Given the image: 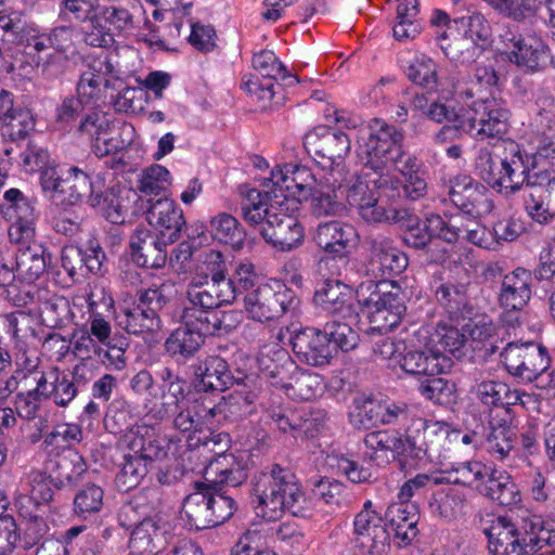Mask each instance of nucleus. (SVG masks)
<instances>
[{
	"instance_id": "338daca9",
	"label": "nucleus",
	"mask_w": 555,
	"mask_h": 555,
	"mask_svg": "<svg viewBox=\"0 0 555 555\" xmlns=\"http://www.w3.org/2000/svg\"><path fill=\"white\" fill-rule=\"evenodd\" d=\"M314 493L325 504L333 507H346L350 503V492L340 481L331 478L321 479L314 487Z\"/></svg>"
},
{
	"instance_id": "e433bc0d",
	"label": "nucleus",
	"mask_w": 555,
	"mask_h": 555,
	"mask_svg": "<svg viewBox=\"0 0 555 555\" xmlns=\"http://www.w3.org/2000/svg\"><path fill=\"white\" fill-rule=\"evenodd\" d=\"M400 66L406 78L414 85L431 93L439 88L438 65L424 53H409L400 59Z\"/></svg>"
},
{
	"instance_id": "473e14b6",
	"label": "nucleus",
	"mask_w": 555,
	"mask_h": 555,
	"mask_svg": "<svg viewBox=\"0 0 555 555\" xmlns=\"http://www.w3.org/2000/svg\"><path fill=\"white\" fill-rule=\"evenodd\" d=\"M532 274L518 267L503 275L498 300L501 308L522 310L531 298Z\"/></svg>"
},
{
	"instance_id": "a18cd8bd",
	"label": "nucleus",
	"mask_w": 555,
	"mask_h": 555,
	"mask_svg": "<svg viewBox=\"0 0 555 555\" xmlns=\"http://www.w3.org/2000/svg\"><path fill=\"white\" fill-rule=\"evenodd\" d=\"M53 380L49 382L44 373L40 375V382H43V398L51 400L59 408H68L78 396V391L66 372L61 373L59 367H53L51 373Z\"/></svg>"
},
{
	"instance_id": "39448f33",
	"label": "nucleus",
	"mask_w": 555,
	"mask_h": 555,
	"mask_svg": "<svg viewBox=\"0 0 555 555\" xmlns=\"http://www.w3.org/2000/svg\"><path fill=\"white\" fill-rule=\"evenodd\" d=\"M248 478L247 464L233 454H219L205 469L208 486L211 525L218 527L229 520L236 511L235 500L223 486L237 487Z\"/></svg>"
},
{
	"instance_id": "4d7b16f0",
	"label": "nucleus",
	"mask_w": 555,
	"mask_h": 555,
	"mask_svg": "<svg viewBox=\"0 0 555 555\" xmlns=\"http://www.w3.org/2000/svg\"><path fill=\"white\" fill-rule=\"evenodd\" d=\"M503 309L504 312L501 314L503 327L499 328L498 332L500 333L502 343L507 340L505 347H543L544 341L541 337L538 340H533L525 339L522 336H519L518 332H521L519 326L521 310Z\"/></svg>"
},
{
	"instance_id": "1a4fd4ad",
	"label": "nucleus",
	"mask_w": 555,
	"mask_h": 555,
	"mask_svg": "<svg viewBox=\"0 0 555 555\" xmlns=\"http://www.w3.org/2000/svg\"><path fill=\"white\" fill-rule=\"evenodd\" d=\"M499 43L506 60L525 73L543 72L548 65L555 68V56L551 54L546 42L538 36L524 35L508 27L500 34Z\"/></svg>"
},
{
	"instance_id": "5701e85b",
	"label": "nucleus",
	"mask_w": 555,
	"mask_h": 555,
	"mask_svg": "<svg viewBox=\"0 0 555 555\" xmlns=\"http://www.w3.org/2000/svg\"><path fill=\"white\" fill-rule=\"evenodd\" d=\"M452 21L457 29L464 30L462 46L465 51H461L459 59L462 63L475 62L490 44L491 28L488 21L481 13L469 10L466 15L454 16Z\"/></svg>"
},
{
	"instance_id": "cd10ccee",
	"label": "nucleus",
	"mask_w": 555,
	"mask_h": 555,
	"mask_svg": "<svg viewBox=\"0 0 555 555\" xmlns=\"http://www.w3.org/2000/svg\"><path fill=\"white\" fill-rule=\"evenodd\" d=\"M514 412L512 409L499 408L490 414L489 433L486 437L487 450L499 461L505 460L514 449L517 434L512 426Z\"/></svg>"
},
{
	"instance_id": "5fc2aeb1",
	"label": "nucleus",
	"mask_w": 555,
	"mask_h": 555,
	"mask_svg": "<svg viewBox=\"0 0 555 555\" xmlns=\"http://www.w3.org/2000/svg\"><path fill=\"white\" fill-rule=\"evenodd\" d=\"M389 163L402 176L401 180L411 184L413 191L423 190L427 193L428 185L422 173L423 164L414 154L401 147Z\"/></svg>"
},
{
	"instance_id": "49530a36",
	"label": "nucleus",
	"mask_w": 555,
	"mask_h": 555,
	"mask_svg": "<svg viewBox=\"0 0 555 555\" xmlns=\"http://www.w3.org/2000/svg\"><path fill=\"white\" fill-rule=\"evenodd\" d=\"M44 250L39 245L27 246L14 253L17 279L31 284L46 271Z\"/></svg>"
},
{
	"instance_id": "ea45409f",
	"label": "nucleus",
	"mask_w": 555,
	"mask_h": 555,
	"mask_svg": "<svg viewBox=\"0 0 555 555\" xmlns=\"http://www.w3.org/2000/svg\"><path fill=\"white\" fill-rule=\"evenodd\" d=\"M486 480L478 486L479 492L501 506H513L521 501L516 483L506 472L488 468Z\"/></svg>"
},
{
	"instance_id": "72a5a7b5",
	"label": "nucleus",
	"mask_w": 555,
	"mask_h": 555,
	"mask_svg": "<svg viewBox=\"0 0 555 555\" xmlns=\"http://www.w3.org/2000/svg\"><path fill=\"white\" fill-rule=\"evenodd\" d=\"M385 519L393 531L398 546H406L417 537L420 520L418 507L412 502L391 503L385 513Z\"/></svg>"
},
{
	"instance_id": "423d86ee",
	"label": "nucleus",
	"mask_w": 555,
	"mask_h": 555,
	"mask_svg": "<svg viewBox=\"0 0 555 555\" xmlns=\"http://www.w3.org/2000/svg\"><path fill=\"white\" fill-rule=\"evenodd\" d=\"M354 296L362 313L369 318L371 330L380 334L397 327L406 311L404 297L395 281H364Z\"/></svg>"
},
{
	"instance_id": "37998d69",
	"label": "nucleus",
	"mask_w": 555,
	"mask_h": 555,
	"mask_svg": "<svg viewBox=\"0 0 555 555\" xmlns=\"http://www.w3.org/2000/svg\"><path fill=\"white\" fill-rule=\"evenodd\" d=\"M375 193L387 205L397 206L401 201H417L423 198L427 193L423 190L413 191L411 184L398 177L380 176L377 180H372Z\"/></svg>"
},
{
	"instance_id": "6e6d98bb",
	"label": "nucleus",
	"mask_w": 555,
	"mask_h": 555,
	"mask_svg": "<svg viewBox=\"0 0 555 555\" xmlns=\"http://www.w3.org/2000/svg\"><path fill=\"white\" fill-rule=\"evenodd\" d=\"M103 505V488L94 482H88L76 492L73 501V512L76 516L88 519L99 514Z\"/></svg>"
},
{
	"instance_id": "603ef678",
	"label": "nucleus",
	"mask_w": 555,
	"mask_h": 555,
	"mask_svg": "<svg viewBox=\"0 0 555 555\" xmlns=\"http://www.w3.org/2000/svg\"><path fill=\"white\" fill-rule=\"evenodd\" d=\"M429 508L434 515L452 520L466 514L467 499L464 493L448 489L435 493L429 501Z\"/></svg>"
},
{
	"instance_id": "412c9836",
	"label": "nucleus",
	"mask_w": 555,
	"mask_h": 555,
	"mask_svg": "<svg viewBox=\"0 0 555 555\" xmlns=\"http://www.w3.org/2000/svg\"><path fill=\"white\" fill-rule=\"evenodd\" d=\"M259 232L267 244L282 253L297 249L305 241V229L298 219L280 211L269 214Z\"/></svg>"
},
{
	"instance_id": "c9c22d12",
	"label": "nucleus",
	"mask_w": 555,
	"mask_h": 555,
	"mask_svg": "<svg viewBox=\"0 0 555 555\" xmlns=\"http://www.w3.org/2000/svg\"><path fill=\"white\" fill-rule=\"evenodd\" d=\"M436 298L451 321L472 320L475 307L467 294V284L446 282L436 289Z\"/></svg>"
},
{
	"instance_id": "20e7f679",
	"label": "nucleus",
	"mask_w": 555,
	"mask_h": 555,
	"mask_svg": "<svg viewBox=\"0 0 555 555\" xmlns=\"http://www.w3.org/2000/svg\"><path fill=\"white\" fill-rule=\"evenodd\" d=\"M537 164L535 154L528 153L516 141L507 140L496 156L487 147L478 151L475 173L492 189L515 194L524 189L527 175L537 169Z\"/></svg>"
},
{
	"instance_id": "a19ab883",
	"label": "nucleus",
	"mask_w": 555,
	"mask_h": 555,
	"mask_svg": "<svg viewBox=\"0 0 555 555\" xmlns=\"http://www.w3.org/2000/svg\"><path fill=\"white\" fill-rule=\"evenodd\" d=\"M70 168L60 173L56 169L46 170L40 178L44 195L56 206H74L78 203Z\"/></svg>"
},
{
	"instance_id": "680f3d73",
	"label": "nucleus",
	"mask_w": 555,
	"mask_h": 555,
	"mask_svg": "<svg viewBox=\"0 0 555 555\" xmlns=\"http://www.w3.org/2000/svg\"><path fill=\"white\" fill-rule=\"evenodd\" d=\"M169 179L170 172L166 167L152 165L142 172L137 188L144 195H154V199L167 197L165 191Z\"/></svg>"
},
{
	"instance_id": "2f4dec72",
	"label": "nucleus",
	"mask_w": 555,
	"mask_h": 555,
	"mask_svg": "<svg viewBox=\"0 0 555 555\" xmlns=\"http://www.w3.org/2000/svg\"><path fill=\"white\" fill-rule=\"evenodd\" d=\"M169 525L162 517L142 520L131 531L129 547L133 553L157 555L167 544Z\"/></svg>"
},
{
	"instance_id": "bf43d9fd",
	"label": "nucleus",
	"mask_w": 555,
	"mask_h": 555,
	"mask_svg": "<svg viewBox=\"0 0 555 555\" xmlns=\"http://www.w3.org/2000/svg\"><path fill=\"white\" fill-rule=\"evenodd\" d=\"M102 23L106 25L108 31L130 30L133 28V15L121 5H104L99 8L92 16L93 25L96 24L102 27Z\"/></svg>"
},
{
	"instance_id": "de8ad7c7",
	"label": "nucleus",
	"mask_w": 555,
	"mask_h": 555,
	"mask_svg": "<svg viewBox=\"0 0 555 555\" xmlns=\"http://www.w3.org/2000/svg\"><path fill=\"white\" fill-rule=\"evenodd\" d=\"M82 429L77 424H60L43 436L42 448L51 456L75 450L74 446L82 440Z\"/></svg>"
},
{
	"instance_id": "3c124183",
	"label": "nucleus",
	"mask_w": 555,
	"mask_h": 555,
	"mask_svg": "<svg viewBox=\"0 0 555 555\" xmlns=\"http://www.w3.org/2000/svg\"><path fill=\"white\" fill-rule=\"evenodd\" d=\"M131 449L135 450L149 463L163 461L170 455H175L177 444L166 436L142 435L133 439Z\"/></svg>"
},
{
	"instance_id": "dca6fc26",
	"label": "nucleus",
	"mask_w": 555,
	"mask_h": 555,
	"mask_svg": "<svg viewBox=\"0 0 555 555\" xmlns=\"http://www.w3.org/2000/svg\"><path fill=\"white\" fill-rule=\"evenodd\" d=\"M402 436L405 459L421 461L440 451L442 442L450 436V427L447 423L428 421L418 413Z\"/></svg>"
},
{
	"instance_id": "c85d7f7f",
	"label": "nucleus",
	"mask_w": 555,
	"mask_h": 555,
	"mask_svg": "<svg viewBox=\"0 0 555 555\" xmlns=\"http://www.w3.org/2000/svg\"><path fill=\"white\" fill-rule=\"evenodd\" d=\"M263 190L250 189L247 185L240 188L243 199L241 202L242 217L251 227L262 228L269 214L278 211L276 205H281V196L269 185L262 183Z\"/></svg>"
},
{
	"instance_id": "393cba45",
	"label": "nucleus",
	"mask_w": 555,
	"mask_h": 555,
	"mask_svg": "<svg viewBox=\"0 0 555 555\" xmlns=\"http://www.w3.org/2000/svg\"><path fill=\"white\" fill-rule=\"evenodd\" d=\"M147 203L146 220L157 231L158 235L164 237V241L176 243L182 231L188 230L182 209L167 197L149 198Z\"/></svg>"
},
{
	"instance_id": "864d4df0",
	"label": "nucleus",
	"mask_w": 555,
	"mask_h": 555,
	"mask_svg": "<svg viewBox=\"0 0 555 555\" xmlns=\"http://www.w3.org/2000/svg\"><path fill=\"white\" fill-rule=\"evenodd\" d=\"M210 230L216 240L238 250L244 246L246 233L236 218L230 214H219L210 221Z\"/></svg>"
},
{
	"instance_id": "aec40b11",
	"label": "nucleus",
	"mask_w": 555,
	"mask_h": 555,
	"mask_svg": "<svg viewBox=\"0 0 555 555\" xmlns=\"http://www.w3.org/2000/svg\"><path fill=\"white\" fill-rule=\"evenodd\" d=\"M369 259L367 271L382 281L400 275L409 266L408 256L395 246L393 241L383 234L365 238Z\"/></svg>"
},
{
	"instance_id": "f8f14e48",
	"label": "nucleus",
	"mask_w": 555,
	"mask_h": 555,
	"mask_svg": "<svg viewBox=\"0 0 555 555\" xmlns=\"http://www.w3.org/2000/svg\"><path fill=\"white\" fill-rule=\"evenodd\" d=\"M447 188V198L460 214L469 220L482 218L494 208L493 194L481 182L467 175L452 177Z\"/></svg>"
},
{
	"instance_id": "69168bd1",
	"label": "nucleus",
	"mask_w": 555,
	"mask_h": 555,
	"mask_svg": "<svg viewBox=\"0 0 555 555\" xmlns=\"http://www.w3.org/2000/svg\"><path fill=\"white\" fill-rule=\"evenodd\" d=\"M202 395L195 398L186 408L179 411L173 420L175 427L182 433L203 431L206 428Z\"/></svg>"
},
{
	"instance_id": "0e129e2a",
	"label": "nucleus",
	"mask_w": 555,
	"mask_h": 555,
	"mask_svg": "<svg viewBox=\"0 0 555 555\" xmlns=\"http://www.w3.org/2000/svg\"><path fill=\"white\" fill-rule=\"evenodd\" d=\"M285 393L294 400L308 401L317 397L321 383L315 374L299 372L291 377V380L283 385Z\"/></svg>"
},
{
	"instance_id": "09e8293b",
	"label": "nucleus",
	"mask_w": 555,
	"mask_h": 555,
	"mask_svg": "<svg viewBox=\"0 0 555 555\" xmlns=\"http://www.w3.org/2000/svg\"><path fill=\"white\" fill-rule=\"evenodd\" d=\"M354 411L350 413V423L358 429L383 426L384 400L359 395L353 398Z\"/></svg>"
},
{
	"instance_id": "2eb2a0df",
	"label": "nucleus",
	"mask_w": 555,
	"mask_h": 555,
	"mask_svg": "<svg viewBox=\"0 0 555 555\" xmlns=\"http://www.w3.org/2000/svg\"><path fill=\"white\" fill-rule=\"evenodd\" d=\"M0 214L11 222L9 237L12 243L27 244L35 235L36 201L15 188L7 190L0 203Z\"/></svg>"
},
{
	"instance_id": "4468645a",
	"label": "nucleus",
	"mask_w": 555,
	"mask_h": 555,
	"mask_svg": "<svg viewBox=\"0 0 555 555\" xmlns=\"http://www.w3.org/2000/svg\"><path fill=\"white\" fill-rule=\"evenodd\" d=\"M399 223L405 228L402 236L404 245L416 250L427 249L434 238L455 243L462 232L461 228L449 224L437 214H429L422 221L410 208H406V216Z\"/></svg>"
},
{
	"instance_id": "7c9ffc66",
	"label": "nucleus",
	"mask_w": 555,
	"mask_h": 555,
	"mask_svg": "<svg viewBox=\"0 0 555 555\" xmlns=\"http://www.w3.org/2000/svg\"><path fill=\"white\" fill-rule=\"evenodd\" d=\"M73 176L74 192L78 202L87 197L92 207L101 208L104 217L112 223H121L124 221L118 198L111 192L94 193L90 177L77 167H70Z\"/></svg>"
},
{
	"instance_id": "7ed1b4c3",
	"label": "nucleus",
	"mask_w": 555,
	"mask_h": 555,
	"mask_svg": "<svg viewBox=\"0 0 555 555\" xmlns=\"http://www.w3.org/2000/svg\"><path fill=\"white\" fill-rule=\"evenodd\" d=\"M491 555H531L535 547L555 545V521L532 515L500 516L483 529Z\"/></svg>"
},
{
	"instance_id": "f704fd0d",
	"label": "nucleus",
	"mask_w": 555,
	"mask_h": 555,
	"mask_svg": "<svg viewBox=\"0 0 555 555\" xmlns=\"http://www.w3.org/2000/svg\"><path fill=\"white\" fill-rule=\"evenodd\" d=\"M363 443L370 452L366 455L377 465L398 459H405L403 436L399 431L375 430L365 435Z\"/></svg>"
},
{
	"instance_id": "9b49d317",
	"label": "nucleus",
	"mask_w": 555,
	"mask_h": 555,
	"mask_svg": "<svg viewBox=\"0 0 555 555\" xmlns=\"http://www.w3.org/2000/svg\"><path fill=\"white\" fill-rule=\"evenodd\" d=\"M295 292L280 282L258 285L244 295L243 304L248 315L259 322L281 318L299 306Z\"/></svg>"
},
{
	"instance_id": "ddd939ff",
	"label": "nucleus",
	"mask_w": 555,
	"mask_h": 555,
	"mask_svg": "<svg viewBox=\"0 0 555 555\" xmlns=\"http://www.w3.org/2000/svg\"><path fill=\"white\" fill-rule=\"evenodd\" d=\"M197 349H173L171 357L179 364H186L195 376L193 385L196 393H214L224 391L231 384L227 362L219 357H206L205 359H194Z\"/></svg>"
},
{
	"instance_id": "79ce46f5",
	"label": "nucleus",
	"mask_w": 555,
	"mask_h": 555,
	"mask_svg": "<svg viewBox=\"0 0 555 555\" xmlns=\"http://www.w3.org/2000/svg\"><path fill=\"white\" fill-rule=\"evenodd\" d=\"M208 500L207 481L195 482L194 491L185 496L182 504V513L190 528L195 530L212 528Z\"/></svg>"
},
{
	"instance_id": "774afa93",
	"label": "nucleus",
	"mask_w": 555,
	"mask_h": 555,
	"mask_svg": "<svg viewBox=\"0 0 555 555\" xmlns=\"http://www.w3.org/2000/svg\"><path fill=\"white\" fill-rule=\"evenodd\" d=\"M420 413L416 405L404 401L384 400L383 426H402L404 429Z\"/></svg>"
},
{
	"instance_id": "a211bd4d",
	"label": "nucleus",
	"mask_w": 555,
	"mask_h": 555,
	"mask_svg": "<svg viewBox=\"0 0 555 555\" xmlns=\"http://www.w3.org/2000/svg\"><path fill=\"white\" fill-rule=\"evenodd\" d=\"M353 543L370 555H384L389 550L390 534L387 524L366 500L353 519Z\"/></svg>"
},
{
	"instance_id": "4be33fe9",
	"label": "nucleus",
	"mask_w": 555,
	"mask_h": 555,
	"mask_svg": "<svg viewBox=\"0 0 555 555\" xmlns=\"http://www.w3.org/2000/svg\"><path fill=\"white\" fill-rule=\"evenodd\" d=\"M304 144L309 153L330 160L331 167L337 164L344 165L341 160L351 150V140L348 134L330 126L315 127L305 135Z\"/></svg>"
},
{
	"instance_id": "8fccbe9b",
	"label": "nucleus",
	"mask_w": 555,
	"mask_h": 555,
	"mask_svg": "<svg viewBox=\"0 0 555 555\" xmlns=\"http://www.w3.org/2000/svg\"><path fill=\"white\" fill-rule=\"evenodd\" d=\"M29 507L24 505L18 507V516L22 518L21 540L25 547H46L43 541L49 533V525L42 515Z\"/></svg>"
},
{
	"instance_id": "a878e982",
	"label": "nucleus",
	"mask_w": 555,
	"mask_h": 555,
	"mask_svg": "<svg viewBox=\"0 0 555 555\" xmlns=\"http://www.w3.org/2000/svg\"><path fill=\"white\" fill-rule=\"evenodd\" d=\"M313 242L326 254L346 258L358 240L356 228L340 220L320 222L313 231Z\"/></svg>"
},
{
	"instance_id": "f257e3e1",
	"label": "nucleus",
	"mask_w": 555,
	"mask_h": 555,
	"mask_svg": "<svg viewBox=\"0 0 555 555\" xmlns=\"http://www.w3.org/2000/svg\"><path fill=\"white\" fill-rule=\"evenodd\" d=\"M206 262L211 266V281L192 283L189 286L186 301L181 310L182 324L172 331L165 347H202L205 337L215 336L221 330L222 320L216 309L251 292L256 287L257 276L251 263H240L232 278H225L223 255L210 250Z\"/></svg>"
},
{
	"instance_id": "6e6552de",
	"label": "nucleus",
	"mask_w": 555,
	"mask_h": 555,
	"mask_svg": "<svg viewBox=\"0 0 555 555\" xmlns=\"http://www.w3.org/2000/svg\"><path fill=\"white\" fill-rule=\"evenodd\" d=\"M357 173L337 164L324 172L319 184L308 194L310 211L317 218L340 216L348 203L349 190L356 183Z\"/></svg>"
},
{
	"instance_id": "c03bdc74",
	"label": "nucleus",
	"mask_w": 555,
	"mask_h": 555,
	"mask_svg": "<svg viewBox=\"0 0 555 555\" xmlns=\"http://www.w3.org/2000/svg\"><path fill=\"white\" fill-rule=\"evenodd\" d=\"M459 324L448 318V320L439 321L434 327L424 328L422 336L425 347H464L467 335L464 325L460 328Z\"/></svg>"
},
{
	"instance_id": "58836bf2",
	"label": "nucleus",
	"mask_w": 555,
	"mask_h": 555,
	"mask_svg": "<svg viewBox=\"0 0 555 555\" xmlns=\"http://www.w3.org/2000/svg\"><path fill=\"white\" fill-rule=\"evenodd\" d=\"M173 285L169 283L153 284L149 287L138 289V306L141 313L158 324L160 314L169 315L173 299Z\"/></svg>"
},
{
	"instance_id": "f03ea898",
	"label": "nucleus",
	"mask_w": 555,
	"mask_h": 555,
	"mask_svg": "<svg viewBox=\"0 0 555 555\" xmlns=\"http://www.w3.org/2000/svg\"><path fill=\"white\" fill-rule=\"evenodd\" d=\"M249 491L256 514L267 520H276L285 512L304 519L313 515L311 499L288 466L264 467L251 478Z\"/></svg>"
},
{
	"instance_id": "4c0bfd02",
	"label": "nucleus",
	"mask_w": 555,
	"mask_h": 555,
	"mask_svg": "<svg viewBox=\"0 0 555 555\" xmlns=\"http://www.w3.org/2000/svg\"><path fill=\"white\" fill-rule=\"evenodd\" d=\"M353 295L346 284L339 281H325L314 294V301L324 311L350 317L354 310L352 307Z\"/></svg>"
},
{
	"instance_id": "c756f323",
	"label": "nucleus",
	"mask_w": 555,
	"mask_h": 555,
	"mask_svg": "<svg viewBox=\"0 0 555 555\" xmlns=\"http://www.w3.org/2000/svg\"><path fill=\"white\" fill-rule=\"evenodd\" d=\"M47 469L50 472V483L59 489H73L87 472V463L76 450L56 454L49 459Z\"/></svg>"
},
{
	"instance_id": "e2e57ef3",
	"label": "nucleus",
	"mask_w": 555,
	"mask_h": 555,
	"mask_svg": "<svg viewBox=\"0 0 555 555\" xmlns=\"http://www.w3.org/2000/svg\"><path fill=\"white\" fill-rule=\"evenodd\" d=\"M528 189V195L525 199L548 198L555 189V170L540 168L531 170L524 182V188Z\"/></svg>"
},
{
	"instance_id": "bb28decb",
	"label": "nucleus",
	"mask_w": 555,
	"mask_h": 555,
	"mask_svg": "<svg viewBox=\"0 0 555 555\" xmlns=\"http://www.w3.org/2000/svg\"><path fill=\"white\" fill-rule=\"evenodd\" d=\"M172 243L147 229L138 228L130 236L131 259L142 268L160 269L167 261V246Z\"/></svg>"
},
{
	"instance_id": "9d476101",
	"label": "nucleus",
	"mask_w": 555,
	"mask_h": 555,
	"mask_svg": "<svg viewBox=\"0 0 555 555\" xmlns=\"http://www.w3.org/2000/svg\"><path fill=\"white\" fill-rule=\"evenodd\" d=\"M472 116H465L460 130L477 141H507L511 132V112L495 98L474 101L470 105Z\"/></svg>"
},
{
	"instance_id": "b1692460",
	"label": "nucleus",
	"mask_w": 555,
	"mask_h": 555,
	"mask_svg": "<svg viewBox=\"0 0 555 555\" xmlns=\"http://www.w3.org/2000/svg\"><path fill=\"white\" fill-rule=\"evenodd\" d=\"M390 359H396L401 369L409 374L438 375L451 370V356L436 349H392Z\"/></svg>"
},
{
	"instance_id": "13d9d810",
	"label": "nucleus",
	"mask_w": 555,
	"mask_h": 555,
	"mask_svg": "<svg viewBox=\"0 0 555 555\" xmlns=\"http://www.w3.org/2000/svg\"><path fill=\"white\" fill-rule=\"evenodd\" d=\"M147 473V462L135 451L124 455V463L116 475L115 482L120 491L135 488Z\"/></svg>"
},
{
	"instance_id": "0eeeda50",
	"label": "nucleus",
	"mask_w": 555,
	"mask_h": 555,
	"mask_svg": "<svg viewBox=\"0 0 555 555\" xmlns=\"http://www.w3.org/2000/svg\"><path fill=\"white\" fill-rule=\"evenodd\" d=\"M253 67L262 76V80L254 75H245L242 78V88L259 103L262 109L271 104L278 94V89L298 83L297 76L287 72L273 51L261 50L254 54Z\"/></svg>"
},
{
	"instance_id": "052dcab7",
	"label": "nucleus",
	"mask_w": 555,
	"mask_h": 555,
	"mask_svg": "<svg viewBox=\"0 0 555 555\" xmlns=\"http://www.w3.org/2000/svg\"><path fill=\"white\" fill-rule=\"evenodd\" d=\"M109 130L111 121L106 115L98 108L86 109L75 126L77 135L86 138L91 143L99 135H107Z\"/></svg>"
},
{
	"instance_id": "f3484780",
	"label": "nucleus",
	"mask_w": 555,
	"mask_h": 555,
	"mask_svg": "<svg viewBox=\"0 0 555 555\" xmlns=\"http://www.w3.org/2000/svg\"><path fill=\"white\" fill-rule=\"evenodd\" d=\"M348 204L357 208L367 223L398 224L406 216L405 207L387 205L380 199L370 181L357 175L356 183L348 193Z\"/></svg>"
},
{
	"instance_id": "6ab92c4d",
	"label": "nucleus",
	"mask_w": 555,
	"mask_h": 555,
	"mask_svg": "<svg viewBox=\"0 0 555 555\" xmlns=\"http://www.w3.org/2000/svg\"><path fill=\"white\" fill-rule=\"evenodd\" d=\"M403 134L395 126L374 119L370 125V134L361 147L364 165L377 171L386 167L402 147Z\"/></svg>"
}]
</instances>
